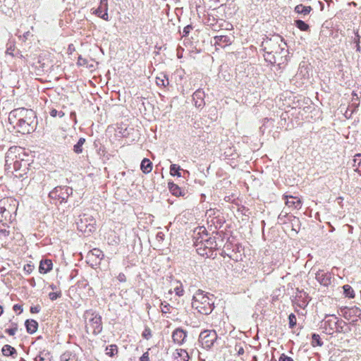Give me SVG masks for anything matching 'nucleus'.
I'll use <instances>...</instances> for the list:
<instances>
[{"label": "nucleus", "instance_id": "nucleus-25", "mask_svg": "<svg viewBox=\"0 0 361 361\" xmlns=\"http://www.w3.org/2000/svg\"><path fill=\"white\" fill-rule=\"evenodd\" d=\"M311 344L313 347L322 346L323 345V341H322L319 334H312Z\"/></svg>", "mask_w": 361, "mask_h": 361}, {"label": "nucleus", "instance_id": "nucleus-8", "mask_svg": "<svg viewBox=\"0 0 361 361\" xmlns=\"http://www.w3.org/2000/svg\"><path fill=\"white\" fill-rule=\"evenodd\" d=\"M315 279L322 286L328 287L331 283L334 274L329 271L319 269L315 274Z\"/></svg>", "mask_w": 361, "mask_h": 361}, {"label": "nucleus", "instance_id": "nucleus-33", "mask_svg": "<svg viewBox=\"0 0 361 361\" xmlns=\"http://www.w3.org/2000/svg\"><path fill=\"white\" fill-rule=\"evenodd\" d=\"M288 322H288L289 328L293 329L295 326L296 322H297V319H296V316L293 313H291L288 316Z\"/></svg>", "mask_w": 361, "mask_h": 361}, {"label": "nucleus", "instance_id": "nucleus-38", "mask_svg": "<svg viewBox=\"0 0 361 361\" xmlns=\"http://www.w3.org/2000/svg\"><path fill=\"white\" fill-rule=\"evenodd\" d=\"M174 291L176 292V295L178 296H181L183 295L184 290L182 286V284L176 285L174 287Z\"/></svg>", "mask_w": 361, "mask_h": 361}, {"label": "nucleus", "instance_id": "nucleus-48", "mask_svg": "<svg viewBox=\"0 0 361 361\" xmlns=\"http://www.w3.org/2000/svg\"><path fill=\"white\" fill-rule=\"evenodd\" d=\"M100 18L107 20H108V13L106 11H104V13L100 16Z\"/></svg>", "mask_w": 361, "mask_h": 361}, {"label": "nucleus", "instance_id": "nucleus-52", "mask_svg": "<svg viewBox=\"0 0 361 361\" xmlns=\"http://www.w3.org/2000/svg\"><path fill=\"white\" fill-rule=\"evenodd\" d=\"M8 233V232L5 231V230L4 231H0V235H2L4 236L7 235Z\"/></svg>", "mask_w": 361, "mask_h": 361}, {"label": "nucleus", "instance_id": "nucleus-7", "mask_svg": "<svg viewBox=\"0 0 361 361\" xmlns=\"http://www.w3.org/2000/svg\"><path fill=\"white\" fill-rule=\"evenodd\" d=\"M338 322V318L335 315L326 316L324 321V329L329 335H332L336 329V324Z\"/></svg>", "mask_w": 361, "mask_h": 361}, {"label": "nucleus", "instance_id": "nucleus-5", "mask_svg": "<svg viewBox=\"0 0 361 361\" xmlns=\"http://www.w3.org/2000/svg\"><path fill=\"white\" fill-rule=\"evenodd\" d=\"M218 336L214 330H204L199 336V342L203 348L210 349L216 341Z\"/></svg>", "mask_w": 361, "mask_h": 361}, {"label": "nucleus", "instance_id": "nucleus-45", "mask_svg": "<svg viewBox=\"0 0 361 361\" xmlns=\"http://www.w3.org/2000/svg\"><path fill=\"white\" fill-rule=\"evenodd\" d=\"M39 310H40V308L39 306H35V307H31L30 311L32 313H37L39 312Z\"/></svg>", "mask_w": 361, "mask_h": 361}, {"label": "nucleus", "instance_id": "nucleus-58", "mask_svg": "<svg viewBox=\"0 0 361 361\" xmlns=\"http://www.w3.org/2000/svg\"><path fill=\"white\" fill-rule=\"evenodd\" d=\"M161 233H160V232H159V239H160V238H161V239H162V237H161Z\"/></svg>", "mask_w": 361, "mask_h": 361}, {"label": "nucleus", "instance_id": "nucleus-15", "mask_svg": "<svg viewBox=\"0 0 361 361\" xmlns=\"http://www.w3.org/2000/svg\"><path fill=\"white\" fill-rule=\"evenodd\" d=\"M342 315L346 319H350L353 315H360L361 314V310L357 307L352 308H345L341 310Z\"/></svg>", "mask_w": 361, "mask_h": 361}, {"label": "nucleus", "instance_id": "nucleus-19", "mask_svg": "<svg viewBox=\"0 0 361 361\" xmlns=\"http://www.w3.org/2000/svg\"><path fill=\"white\" fill-rule=\"evenodd\" d=\"M52 268V262L51 260L45 259L40 262L39 270L40 273L46 274Z\"/></svg>", "mask_w": 361, "mask_h": 361}, {"label": "nucleus", "instance_id": "nucleus-49", "mask_svg": "<svg viewBox=\"0 0 361 361\" xmlns=\"http://www.w3.org/2000/svg\"><path fill=\"white\" fill-rule=\"evenodd\" d=\"M20 166V162L18 160H16L13 161V168L15 169H18Z\"/></svg>", "mask_w": 361, "mask_h": 361}, {"label": "nucleus", "instance_id": "nucleus-43", "mask_svg": "<svg viewBox=\"0 0 361 361\" xmlns=\"http://www.w3.org/2000/svg\"><path fill=\"white\" fill-rule=\"evenodd\" d=\"M60 295H61L60 293H54V292L50 293L49 295V298L51 300H54L57 299Z\"/></svg>", "mask_w": 361, "mask_h": 361}, {"label": "nucleus", "instance_id": "nucleus-20", "mask_svg": "<svg viewBox=\"0 0 361 361\" xmlns=\"http://www.w3.org/2000/svg\"><path fill=\"white\" fill-rule=\"evenodd\" d=\"M312 10V8L310 6H304L302 4H298L295 7L294 11L298 14L307 16L310 13V11Z\"/></svg>", "mask_w": 361, "mask_h": 361}, {"label": "nucleus", "instance_id": "nucleus-29", "mask_svg": "<svg viewBox=\"0 0 361 361\" xmlns=\"http://www.w3.org/2000/svg\"><path fill=\"white\" fill-rule=\"evenodd\" d=\"M180 167L177 164H171L170 166V173L172 176H177L178 177L181 176L180 173Z\"/></svg>", "mask_w": 361, "mask_h": 361}, {"label": "nucleus", "instance_id": "nucleus-35", "mask_svg": "<svg viewBox=\"0 0 361 361\" xmlns=\"http://www.w3.org/2000/svg\"><path fill=\"white\" fill-rule=\"evenodd\" d=\"M160 307H161V311L163 314H165L166 313H170V310L173 309V307L170 305H169V304L164 305L163 302L161 303Z\"/></svg>", "mask_w": 361, "mask_h": 361}, {"label": "nucleus", "instance_id": "nucleus-47", "mask_svg": "<svg viewBox=\"0 0 361 361\" xmlns=\"http://www.w3.org/2000/svg\"><path fill=\"white\" fill-rule=\"evenodd\" d=\"M142 335L145 338H148V336H150V331L149 329H145Z\"/></svg>", "mask_w": 361, "mask_h": 361}, {"label": "nucleus", "instance_id": "nucleus-51", "mask_svg": "<svg viewBox=\"0 0 361 361\" xmlns=\"http://www.w3.org/2000/svg\"><path fill=\"white\" fill-rule=\"evenodd\" d=\"M13 310L15 311H18V310H21V307L20 305H15L13 306Z\"/></svg>", "mask_w": 361, "mask_h": 361}, {"label": "nucleus", "instance_id": "nucleus-34", "mask_svg": "<svg viewBox=\"0 0 361 361\" xmlns=\"http://www.w3.org/2000/svg\"><path fill=\"white\" fill-rule=\"evenodd\" d=\"M118 350L116 345H111L106 348V353L109 356H113L116 353H117Z\"/></svg>", "mask_w": 361, "mask_h": 361}, {"label": "nucleus", "instance_id": "nucleus-31", "mask_svg": "<svg viewBox=\"0 0 361 361\" xmlns=\"http://www.w3.org/2000/svg\"><path fill=\"white\" fill-rule=\"evenodd\" d=\"M355 37L353 39V42L355 44V49H356V51L357 52H360L361 51V48H360V35L358 34V31L357 30L356 32L355 31Z\"/></svg>", "mask_w": 361, "mask_h": 361}, {"label": "nucleus", "instance_id": "nucleus-55", "mask_svg": "<svg viewBox=\"0 0 361 361\" xmlns=\"http://www.w3.org/2000/svg\"><path fill=\"white\" fill-rule=\"evenodd\" d=\"M168 292H169V294H172V293H173L172 289L170 288Z\"/></svg>", "mask_w": 361, "mask_h": 361}, {"label": "nucleus", "instance_id": "nucleus-17", "mask_svg": "<svg viewBox=\"0 0 361 361\" xmlns=\"http://www.w3.org/2000/svg\"><path fill=\"white\" fill-rule=\"evenodd\" d=\"M350 331L351 329L349 326V325L343 320L338 319V322H337L335 332L346 334L350 332Z\"/></svg>", "mask_w": 361, "mask_h": 361}, {"label": "nucleus", "instance_id": "nucleus-4", "mask_svg": "<svg viewBox=\"0 0 361 361\" xmlns=\"http://www.w3.org/2000/svg\"><path fill=\"white\" fill-rule=\"evenodd\" d=\"M85 329L88 334H97L102 329V318L96 312L87 310L84 314Z\"/></svg>", "mask_w": 361, "mask_h": 361}, {"label": "nucleus", "instance_id": "nucleus-26", "mask_svg": "<svg viewBox=\"0 0 361 361\" xmlns=\"http://www.w3.org/2000/svg\"><path fill=\"white\" fill-rule=\"evenodd\" d=\"M295 25L301 31H307L310 30V26L302 20H295Z\"/></svg>", "mask_w": 361, "mask_h": 361}, {"label": "nucleus", "instance_id": "nucleus-12", "mask_svg": "<svg viewBox=\"0 0 361 361\" xmlns=\"http://www.w3.org/2000/svg\"><path fill=\"white\" fill-rule=\"evenodd\" d=\"M232 41L231 37L227 35H216L214 37V45L221 47L222 48L230 45Z\"/></svg>", "mask_w": 361, "mask_h": 361}, {"label": "nucleus", "instance_id": "nucleus-24", "mask_svg": "<svg viewBox=\"0 0 361 361\" xmlns=\"http://www.w3.org/2000/svg\"><path fill=\"white\" fill-rule=\"evenodd\" d=\"M140 168L144 173H149L152 171V163L149 159H145L141 163Z\"/></svg>", "mask_w": 361, "mask_h": 361}, {"label": "nucleus", "instance_id": "nucleus-18", "mask_svg": "<svg viewBox=\"0 0 361 361\" xmlns=\"http://www.w3.org/2000/svg\"><path fill=\"white\" fill-rule=\"evenodd\" d=\"M173 356L177 361H188L190 359L188 353L184 349L176 350Z\"/></svg>", "mask_w": 361, "mask_h": 361}, {"label": "nucleus", "instance_id": "nucleus-11", "mask_svg": "<svg viewBox=\"0 0 361 361\" xmlns=\"http://www.w3.org/2000/svg\"><path fill=\"white\" fill-rule=\"evenodd\" d=\"M204 97V92L201 89L197 90L193 93L192 99L197 108H202L205 105Z\"/></svg>", "mask_w": 361, "mask_h": 361}, {"label": "nucleus", "instance_id": "nucleus-57", "mask_svg": "<svg viewBox=\"0 0 361 361\" xmlns=\"http://www.w3.org/2000/svg\"><path fill=\"white\" fill-rule=\"evenodd\" d=\"M253 360H254V361H257V357H256V356H254V357H253Z\"/></svg>", "mask_w": 361, "mask_h": 361}, {"label": "nucleus", "instance_id": "nucleus-39", "mask_svg": "<svg viewBox=\"0 0 361 361\" xmlns=\"http://www.w3.org/2000/svg\"><path fill=\"white\" fill-rule=\"evenodd\" d=\"M50 115L53 117H56V116H59V117H62L64 116V113H63L62 111H58L56 109H52L51 111H50Z\"/></svg>", "mask_w": 361, "mask_h": 361}, {"label": "nucleus", "instance_id": "nucleus-21", "mask_svg": "<svg viewBox=\"0 0 361 361\" xmlns=\"http://www.w3.org/2000/svg\"><path fill=\"white\" fill-rule=\"evenodd\" d=\"M354 171L361 175V154H356L353 159Z\"/></svg>", "mask_w": 361, "mask_h": 361}, {"label": "nucleus", "instance_id": "nucleus-46", "mask_svg": "<svg viewBox=\"0 0 361 361\" xmlns=\"http://www.w3.org/2000/svg\"><path fill=\"white\" fill-rule=\"evenodd\" d=\"M24 270L30 273L32 270V266L30 264H27L24 267Z\"/></svg>", "mask_w": 361, "mask_h": 361}, {"label": "nucleus", "instance_id": "nucleus-16", "mask_svg": "<svg viewBox=\"0 0 361 361\" xmlns=\"http://www.w3.org/2000/svg\"><path fill=\"white\" fill-rule=\"evenodd\" d=\"M104 257V255L102 252L99 249H93L92 250L90 251L87 254V258L90 261H94L95 263H97V259L99 262L101 259H102Z\"/></svg>", "mask_w": 361, "mask_h": 361}, {"label": "nucleus", "instance_id": "nucleus-23", "mask_svg": "<svg viewBox=\"0 0 361 361\" xmlns=\"http://www.w3.org/2000/svg\"><path fill=\"white\" fill-rule=\"evenodd\" d=\"M343 294L345 297L349 298H355V292L353 288L348 284L344 285L343 286Z\"/></svg>", "mask_w": 361, "mask_h": 361}, {"label": "nucleus", "instance_id": "nucleus-41", "mask_svg": "<svg viewBox=\"0 0 361 361\" xmlns=\"http://www.w3.org/2000/svg\"><path fill=\"white\" fill-rule=\"evenodd\" d=\"M279 361H293V360L290 357H288L285 354H282L280 356Z\"/></svg>", "mask_w": 361, "mask_h": 361}, {"label": "nucleus", "instance_id": "nucleus-36", "mask_svg": "<svg viewBox=\"0 0 361 361\" xmlns=\"http://www.w3.org/2000/svg\"><path fill=\"white\" fill-rule=\"evenodd\" d=\"M206 245L209 246L210 248H214L216 246L215 238H209L206 240Z\"/></svg>", "mask_w": 361, "mask_h": 361}, {"label": "nucleus", "instance_id": "nucleus-32", "mask_svg": "<svg viewBox=\"0 0 361 361\" xmlns=\"http://www.w3.org/2000/svg\"><path fill=\"white\" fill-rule=\"evenodd\" d=\"M107 11V1L106 0H102L100 7L96 11L97 14L100 17L103 11Z\"/></svg>", "mask_w": 361, "mask_h": 361}, {"label": "nucleus", "instance_id": "nucleus-42", "mask_svg": "<svg viewBox=\"0 0 361 361\" xmlns=\"http://www.w3.org/2000/svg\"><path fill=\"white\" fill-rule=\"evenodd\" d=\"M191 29H192V26L191 25L185 26L183 28V35L184 37L187 36L190 33Z\"/></svg>", "mask_w": 361, "mask_h": 361}, {"label": "nucleus", "instance_id": "nucleus-9", "mask_svg": "<svg viewBox=\"0 0 361 361\" xmlns=\"http://www.w3.org/2000/svg\"><path fill=\"white\" fill-rule=\"evenodd\" d=\"M168 188L171 193L176 197H187L188 191L185 188H180L173 182L168 183Z\"/></svg>", "mask_w": 361, "mask_h": 361}, {"label": "nucleus", "instance_id": "nucleus-6", "mask_svg": "<svg viewBox=\"0 0 361 361\" xmlns=\"http://www.w3.org/2000/svg\"><path fill=\"white\" fill-rule=\"evenodd\" d=\"M78 228L84 232H92L94 230L95 220L92 216L84 214L77 223Z\"/></svg>", "mask_w": 361, "mask_h": 361}, {"label": "nucleus", "instance_id": "nucleus-1", "mask_svg": "<svg viewBox=\"0 0 361 361\" xmlns=\"http://www.w3.org/2000/svg\"><path fill=\"white\" fill-rule=\"evenodd\" d=\"M35 120V113L31 109L19 108L13 110L8 116V121L13 128L23 133H29Z\"/></svg>", "mask_w": 361, "mask_h": 361}, {"label": "nucleus", "instance_id": "nucleus-56", "mask_svg": "<svg viewBox=\"0 0 361 361\" xmlns=\"http://www.w3.org/2000/svg\"><path fill=\"white\" fill-rule=\"evenodd\" d=\"M10 334L13 335L14 334V330H10Z\"/></svg>", "mask_w": 361, "mask_h": 361}, {"label": "nucleus", "instance_id": "nucleus-14", "mask_svg": "<svg viewBox=\"0 0 361 361\" xmlns=\"http://www.w3.org/2000/svg\"><path fill=\"white\" fill-rule=\"evenodd\" d=\"M286 204L288 207H291L293 209H300L302 206V202L298 197L293 196H286Z\"/></svg>", "mask_w": 361, "mask_h": 361}, {"label": "nucleus", "instance_id": "nucleus-27", "mask_svg": "<svg viewBox=\"0 0 361 361\" xmlns=\"http://www.w3.org/2000/svg\"><path fill=\"white\" fill-rule=\"evenodd\" d=\"M26 328L28 332L34 333L37 329V323L34 320H27L26 322Z\"/></svg>", "mask_w": 361, "mask_h": 361}, {"label": "nucleus", "instance_id": "nucleus-28", "mask_svg": "<svg viewBox=\"0 0 361 361\" xmlns=\"http://www.w3.org/2000/svg\"><path fill=\"white\" fill-rule=\"evenodd\" d=\"M2 353L5 356H12L16 353V350L13 347L6 345L2 348Z\"/></svg>", "mask_w": 361, "mask_h": 361}, {"label": "nucleus", "instance_id": "nucleus-44", "mask_svg": "<svg viewBox=\"0 0 361 361\" xmlns=\"http://www.w3.org/2000/svg\"><path fill=\"white\" fill-rule=\"evenodd\" d=\"M159 81L161 82V84H160V83H159V85H162V86H164V87H166V86H167V85H169V84L168 78H166V80H162V79L161 80V79L159 78Z\"/></svg>", "mask_w": 361, "mask_h": 361}, {"label": "nucleus", "instance_id": "nucleus-30", "mask_svg": "<svg viewBox=\"0 0 361 361\" xmlns=\"http://www.w3.org/2000/svg\"><path fill=\"white\" fill-rule=\"evenodd\" d=\"M85 138H80L78 143L74 145L73 150L75 153L79 154L81 153L82 151V146L85 143Z\"/></svg>", "mask_w": 361, "mask_h": 361}, {"label": "nucleus", "instance_id": "nucleus-2", "mask_svg": "<svg viewBox=\"0 0 361 361\" xmlns=\"http://www.w3.org/2000/svg\"><path fill=\"white\" fill-rule=\"evenodd\" d=\"M210 298L202 290H198L192 297V307L200 314L208 315L214 310L213 295Z\"/></svg>", "mask_w": 361, "mask_h": 361}, {"label": "nucleus", "instance_id": "nucleus-53", "mask_svg": "<svg viewBox=\"0 0 361 361\" xmlns=\"http://www.w3.org/2000/svg\"><path fill=\"white\" fill-rule=\"evenodd\" d=\"M148 357L146 355V354L143 355V356L141 357V361H148L147 360Z\"/></svg>", "mask_w": 361, "mask_h": 361}, {"label": "nucleus", "instance_id": "nucleus-50", "mask_svg": "<svg viewBox=\"0 0 361 361\" xmlns=\"http://www.w3.org/2000/svg\"><path fill=\"white\" fill-rule=\"evenodd\" d=\"M171 279H172V276L171 275L167 276L166 278V283H171Z\"/></svg>", "mask_w": 361, "mask_h": 361}, {"label": "nucleus", "instance_id": "nucleus-37", "mask_svg": "<svg viewBox=\"0 0 361 361\" xmlns=\"http://www.w3.org/2000/svg\"><path fill=\"white\" fill-rule=\"evenodd\" d=\"M234 349L236 351L238 355H241L244 354V348L240 343H236Z\"/></svg>", "mask_w": 361, "mask_h": 361}, {"label": "nucleus", "instance_id": "nucleus-22", "mask_svg": "<svg viewBox=\"0 0 361 361\" xmlns=\"http://www.w3.org/2000/svg\"><path fill=\"white\" fill-rule=\"evenodd\" d=\"M18 149L17 147L10 148L6 155V166L10 167L12 165V161H13V157Z\"/></svg>", "mask_w": 361, "mask_h": 361}, {"label": "nucleus", "instance_id": "nucleus-3", "mask_svg": "<svg viewBox=\"0 0 361 361\" xmlns=\"http://www.w3.org/2000/svg\"><path fill=\"white\" fill-rule=\"evenodd\" d=\"M261 46L264 51H270L279 58L281 56L288 57V49H286V43L279 35L264 39Z\"/></svg>", "mask_w": 361, "mask_h": 361}, {"label": "nucleus", "instance_id": "nucleus-54", "mask_svg": "<svg viewBox=\"0 0 361 361\" xmlns=\"http://www.w3.org/2000/svg\"><path fill=\"white\" fill-rule=\"evenodd\" d=\"M3 313V309L2 307L0 306V315Z\"/></svg>", "mask_w": 361, "mask_h": 361}, {"label": "nucleus", "instance_id": "nucleus-10", "mask_svg": "<svg viewBox=\"0 0 361 361\" xmlns=\"http://www.w3.org/2000/svg\"><path fill=\"white\" fill-rule=\"evenodd\" d=\"M265 54L264 55V59L266 61L271 63L278 65L283 64L288 61V59H286V56H281L280 58L272 54L270 51H264Z\"/></svg>", "mask_w": 361, "mask_h": 361}, {"label": "nucleus", "instance_id": "nucleus-13", "mask_svg": "<svg viewBox=\"0 0 361 361\" xmlns=\"http://www.w3.org/2000/svg\"><path fill=\"white\" fill-rule=\"evenodd\" d=\"M186 336V332L181 329H176L172 334L173 342L179 345L183 343Z\"/></svg>", "mask_w": 361, "mask_h": 361}, {"label": "nucleus", "instance_id": "nucleus-40", "mask_svg": "<svg viewBox=\"0 0 361 361\" xmlns=\"http://www.w3.org/2000/svg\"><path fill=\"white\" fill-rule=\"evenodd\" d=\"M288 215V213L287 212H286L284 209H283L281 211V212L280 213V214L279 215V219H280L281 221H285V218H286Z\"/></svg>", "mask_w": 361, "mask_h": 361}]
</instances>
